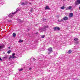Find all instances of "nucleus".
<instances>
[{"label": "nucleus", "mask_w": 80, "mask_h": 80, "mask_svg": "<svg viewBox=\"0 0 80 80\" xmlns=\"http://www.w3.org/2000/svg\"><path fill=\"white\" fill-rule=\"evenodd\" d=\"M48 52H49L47 53L48 54V55H49V54H50L51 53H52V52H53V50H52V48L51 47L49 48L48 49Z\"/></svg>", "instance_id": "obj_1"}, {"label": "nucleus", "mask_w": 80, "mask_h": 80, "mask_svg": "<svg viewBox=\"0 0 80 80\" xmlns=\"http://www.w3.org/2000/svg\"><path fill=\"white\" fill-rule=\"evenodd\" d=\"M53 30L54 31H56V30H57L59 31V30H60V28L58 27H54L53 28Z\"/></svg>", "instance_id": "obj_2"}, {"label": "nucleus", "mask_w": 80, "mask_h": 80, "mask_svg": "<svg viewBox=\"0 0 80 80\" xmlns=\"http://www.w3.org/2000/svg\"><path fill=\"white\" fill-rule=\"evenodd\" d=\"M78 38H75L74 39L75 43H76V44L78 43L79 41H78Z\"/></svg>", "instance_id": "obj_3"}, {"label": "nucleus", "mask_w": 80, "mask_h": 80, "mask_svg": "<svg viewBox=\"0 0 80 80\" xmlns=\"http://www.w3.org/2000/svg\"><path fill=\"white\" fill-rule=\"evenodd\" d=\"M46 28H48V26H44L43 28H41V30L42 31H45L46 30Z\"/></svg>", "instance_id": "obj_4"}, {"label": "nucleus", "mask_w": 80, "mask_h": 80, "mask_svg": "<svg viewBox=\"0 0 80 80\" xmlns=\"http://www.w3.org/2000/svg\"><path fill=\"white\" fill-rule=\"evenodd\" d=\"M75 4L76 5L80 4V0H77L75 2Z\"/></svg>", "instance_id": "obj_5"}, {"label": "nucleus", "mask_w": 80, "mask_h": 80, "mask_svg": "<svg viewBox=\"0 0 80 80\" xmlns=\"http://www.w3.org/2000/svg\"><path fill=\"white\" fill-rule=\"evenodd\" d=\"M14 13H10L9 14L8 16L9 17H10V18H12L13 17V15H15V14H14Z\"/></svg>", "instance_id": "obj_6"}, {"label": "nucleus", "mask_w": 80, "mask_h": 80, "mask_svg": "<svg viewBox=\"0 0 80 80\" xmlns=\"http://www.w3.org/2000/svg\"><path fill=\"white\" fill-rule=\"evenodd\" d=\"M27 3H28V2H22L21 4L22 5H27Z\"/></svg>", "instance_id": "obj_7"}, {"label": "nucleus", "mask_w": 80, "mask_h": 80, "mask_svg": "<svg viewBox=\"0 0 80 80\" xmlns=\"http://www.w3.org/2000/svg\"><path fill=\"white\" fill-rule=\"evenodd\" d=\"M50 8H49L48 6H47L46 7H45V10H50Z\"/></svg>", "instance_id": "obj_8"}, {"label": "nucleus", "mask_w": 80, "mask_h": 80, "mask_svg": "<svg viewBox=\"0 0 80 80\" xmlns=\"http://www.w3.org/2000/svg\"><path fill=\"white\" fill-rule=\"evenodd\" d=\"M63 20H65V21H66V20H68V17H67V16L64 17L63 18Z\"/></svg>", "instance_id": "obj_9"}, {"label": "nucleus", "mask_w": 80, "mask_h": 80, "mask_svg": "<svg viewBox=\"0 0 80 80\" xmlns=\"http://www.w3.org/2000/svg\"><path fill=\"white\" fill-rule=\"evenodd\" d=\"M73 13H70L69 14V17H73Z\"/></svg>", "instance_id": "obj_10"}, {"label": "nucleus", "mask_w": 80, "mask_h": 80, "mask_svg": "<svg viewBox=\"0 0 80 80\" xmlns=\"http://www.w3.org/2000/svg\"><path fill=\"white\" fill-rule=\"evenodd\" d=\"M18 10H19V9H18V8H17L16 9V12H14L13 14H15V13H18Z\"/></svg>", "instance_id": "obj_11"}, {"label": "nucleus", "mask_w": 80, "mask_h": 80, "mask_svg": "<svg viewBox=\"0 0 80 80\" xmlns=\"http://www.w3.org/2000/svg\"><path fill=\"white\" fill-rule=\"evenodd\" d=\"M2 48H3V46H0V52L1 51V49Z\"/></svg>", "instance_id": "obj_12"}, {"label": "nucleus", "mask_w": 80, "mask_h": 80, "mask_svg": "<svg viewBox=\"0 0 80 80\" xmlns=\"http://www.w3.org/2000/svg\"><path fill=\"white\" fill-rule=\"evenodd\" d=\"M72 50H70L68 51V53H72Z\"/></svg>", "instance_id": "obj_13"}, {"label": "nucleus", "mask_w": 80, "mask_h": 80, "mask_svg": "<svg viewBox=\"0 0 80 80\" xmlns=\"http://www.w3.org/2000/svg\"><path fill=\"white\" fill-rule=\"evenodd\" d=\"M12 35L14 37H15L16 36V33H13Z\"/></svg>", "instance_id": "obj_14"}, {"label": "nucleus", "mask_w": 80, "mask_h": 80, "mask_svg": "<svg viewBox=\"0 0 80 80\" xmlns=\"http://www.w3.org/2000/svg\"><path fill=\"white\" fill-rule=\"evenodd\" d=\"M12 58H15V57H14V56H15V53H14L12 54Z\"/></svg>", "instance_id": "obj_15"}, {"label": "nucleus", "mask_w": 80, "mask_h": 80, "mask_svg": "<svg viewBox=\"0 0 80 80\" xmlns=\"http://www.w3.org/2000/svg\"><path fill=\"white\" fill-rule=\"evenodd\" d=\"M61 9H65V7L64 6H62V7H61Z\"/></svg>", "instance_id": "obj_16"}, {"label": "nucleus", "mask_w": 80, "mask_h": 80, "mask_svg": "<svg viewBox=\"0 0 80 80\" xmlns=\"http://www.w3.org/2000/svg\"><path fill=\"white\" fill-rule=\"evenodd\" d=\"M23 40H22L21 39H20L19 41V42L20 43H21V42H23Z\"/></svg>", "instance_id": "obj_17"}, {"label": "nucleus", "mask_w": 80, "mask_h": 80, "mask_svg": "<svg viewBox=\"0 0 80 80\" xmlns=\"http://www.w3.org/2000/svg\"><path fill=\"white\" fill-rule=\"evenodd\" d=\"M68 8L69 10H70V9H71L72 8V6H69Z\"/></svg>", "instance_id": "obj_18"}, {"label": "nucleus", "mask_w": 80, "mask_h": 80, "mask_svg": "<svg viewBox=\"0 0 80 80\" xmlns=\"http://www.w3.org/2000/svg\"><path fill=\"white\" fill-rule=\"evenodd\" d=\"M11 52V50H10L9 51H8V54H9V53H10V52Z\"/></svg>", "instance_id": "obj_19"}, {"label": "nucleus", "mask_w": 80, "mask_h": 80, "mask_svg": "<svg viewBox=\"0 0 80 80\" xmlns=\"http://www.w3.org/2000/svg\"><path fill=\"white\" fill-rule=\"evenodd\" d=\"M33 9H31L30 10L31 12H33Z\"/></svg>", "instance_id": "obj_20"}, {"label": "nucleus", "mask_w": 80, "mask_h": 80, "mask_svg": "<svg viewBox=\"0 0 80 80\" xmlns=\"http://www.w3.org/2000/svg\"><path fill=\"white\" fill-rule=\"evenodd\" d=\"M19 72H21V71H22L23 70V68H20L19 69Z\"/></svg>", "instance_id": "obj_21"}, {"label": "nucleus", "mask_w": 80, "mask_h": 80, "mask_svg": "<svg viewBox=\"0 0 80 80\" xmlns=\"http://www.w3.org/2000/svg\"><path fill=\"white\" fill-rule=\"evenodd\" d=\"M45 37V35L42 36V38H43Z\"/></svg>", "instance_id": "obj_22"}, {"label": "nucleus", "mask_w": 80, "mask_h": 80, "mask_svg": "<svg viewBox=\"0 0 80 80\" xmlns=\"http://www.w3.org/2000/svg\"><path fill=\"white\" fill-rule=\"evenodd\" d=\"M12 56H10V57L9 58V59H10V58H12Z\"/></svg>", "instance_id": "obj_23"}, {"label": "nucleus", "mask_w": 80, "mask_h": 80, "mask_svg": "<svg viewBox=\"0 0 80 80\" xmlns=\"http://www.w3.org/2000/svg\"><path fill=\"white\" fill-rule=\"evenodd\" d=\"M60 20H61V22H63V19H62Z\"/></svg>", "instance_id": "obj_24"}, {"label": "nucleus", "mask_w": 80, "mask_h": 80, "mask_svg": "<svg viewBox=\"0 0 80 80\" xmlns=\"http://www.w3.org/2000/svg\"><path fill=\"white\" fill-rule=\"evenodd\" d=\"M58 22H61V21H60V20H58Z\"/></svg>", "instance_id": "obj_25"}, {"label": "nucleus", "mask_w": 80, "mask_h": 80, "mask_svg": "<svg viewBox=\"0 0 80 80\" xmlns=\"http://www.w3.org/2000/svg\"><path fill=\"white\" fill-rule=\"evenodd\" d=\"M35 58H33V60H34V61H35Z\"/></svg>", "instance_id": "obj_26"}, {"label": "nucleus", "mask_w": 80, "mask_h": 80, "mask_svg": "<svg viewBox=\"0 0 80 80\" xmlns=\"http://www.w3.org/2000/svg\"><path fill=\"white\" fill-rule=\"evenodd\" d=\"M0 60H2V58H0Z\"/></svg>", "instance_id": "obj_27"}, {"label": "nucleus", "mask_w": 80, "mask_h": 80, "mask_svg": "<svg viewBox=\"0 0 80 80\" xmlns=\"http://www.w3.org/2000/svg\"><path fill=\"white\" fill-rule=\"evenodd\" d=\"M7 58V57H4V58Z\"/></svg>", "instance_id": "obj_28"}, {"label": "nucleus", "mask_w": 80, "mask_h": 80, "mask_svg": "<svg viewBox=\"0 0 80 80\" xmlns=\"http://www.w3.org/2000/svg\"><path fill=\"white\" fill-rule=\"evenodd\" d=\"M31 69H32V68H30L29 70H31Z\"/></svg>", "instance_id": "obj_29"}, {"label": "nucleus", "mask_w": 80, "mask_h": 80, "mask_svg": "<svg viewBox=\"0 0 80 80\" xmlns=\"http://www.w3.org/2000/svg\"><path fill=\"white\" fill-rule=\"evenodd\" d=\"M8 48H9V49H10V47H8Z\"/></svg>", "instance_id": "obj_30"}, {"label": "nucleus", "mask_w": 80, "mask_h": 80, "mask_svg": "<svg viewBox=\"0 0 80 80\" xmlns=\"http://www.w3.org/2000/svg\"><path fill=\"white\" fill-rule=\"evenodd\" d=\"M20 22H23V21H20Z\"/></svg>", "instance_id": "obj_31"}, {"label": "nucleus", "mask_w": 80, "mask_h": 80, "mask_svg": "<svg viewBox=\"0 0 80 80\" xmlns=\"http://www.w3.org/2000/svg\"><path fill=\"white\" fill-rule=\"evenodd\" d=\"M79 9L80 10V7L79 8Z\"/></svg>", "instance_id": "obj_32"}, {"label": "nucleus", "mask_w": 80, "mask_h": 80, "mask_svg": "<svg viewBox=\"0 0 80 80\" xmlns=\"http://www.w3.org/2000/svg\"><path fill=\"white\" fill-rule=\"evenodd\" d=\"M30 4H31V3H30Z\"/></svg>", "instance_id": "obj_33"}, {"label": "nucleus", "mask_w": 80, "mask_h": 80, "mask_svg": "<svg viewBox=\"0 0 80 80\" xmlns=\"http://www.w3.org/2000/svg\"><path fill=\"white\" fill-rule=\"evenodd\" d=\"M38 33H37V34H38Z\"/></svg>", "instance_id": "obj_34"}]
</instances>
